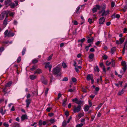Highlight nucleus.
I'll return each instance as SVG.
<instances>
[{
  "label": "nucleus",
  "instance_id": "obj_3",
  "mask_svg": "<svg viewBox=\"0 0 127 127\" xmlns=\"http://www.w3.org/2000/svg\"><path fill=\"white\" fill-rule=\"evenodd\" d=\"M126 62L124 61H122L121 62V65L123 66L122 69L124 70V72H125L127 68V65H126Z\"/></svg>",
  "mask_w": 127,
  "mask_h": 127
},
{
  "label": "nucleus",
  "instance_id": "obj_49",
  "mask_svg": "<svg viewBox=\"0 0 127 127\" xmlns=\"http://www.w3.org/2000/svg\"><path fill=\"white\" fill-rule=\"evenodd\" d=\"M115 5V2L112 1L111 2V7L112 8L114 7Z\"/></svg>",
  "mask_w": 127,
  "mask_h": 127
},
{
  "label": "nucleus",
  "instance_id": "obj_11",
  "mask_svg": "<svg viewBox=\"0 0 127 127\" xmlns=\"http://www.w3.org/2000/svg\"><path fill=\"white\" fill-rule=\"evenodd\" d=\"M109 10H108L106 11H105V9H104V12L102 13L101 16H106L107 14L109 13Z\"/></svg>",
  "mask_w": 127,
  "mask_h": 127
},
{
  "label": "nucleus",
  "instance_id": "obj_44",
  "mask_svg": "<svg viewBox=\"0 0 127 127\" xmlns=\"http://www.w3.org/2000/svg\"><path fill=\"white\" fill-rule=\"evenodd\" d=\"M42 124V121L41 120H40L38 122V125L39 127L41 126Z\"/></svg>",
  "mask_w": 127,
  "mask_h": 127
},
{
  "label": "nucleus",
  "instance_id": "obj_26",
  "mask_svg": "<svg viewBox=\"0 0 127 127\" xmlns=\"http://www.w3.org/2000/svg\"><path fill=\"white\" fill-rule=\"evenodd\" d=\"M67 122L66 121H64L62 123V126L63 127H65L67 124Z\"/></svg>",
  "mask_w": 127,
  "mask_h": 127
},
{
  "label": "nucleus",
  "instance_id": "obj_18",
  "mask_svg": "<svg viewBox=\"0 0 127 127\" xmlns=\"http://www.w3.org/2000/svg\"><path fill=\"white\" fill-rule=\"evenodd\" d=\"M88 38L89 39L87 40V42L88 43H90L91 42H93V40L94 39V38L93 37H92L91 38Z\"/></svg>",
  "mask_w": 127,
  "mask_h": 127
},
{
  "label": "nucleus",
  "instance_id": "obj_15",
  "mask_svg": "<svg viewBox=\"0 0 127 127\" xmlns=\"http://www.w3.org/2000/svg\"><path fill=\"white\" fill-rule=\"evenodd\" d=\"M42 82L45 85H46L47 83V80L43 78L41 79Z\"/></svg>",
  "mask_w": 127,
  "mask_h": 127
},
{
  "label": "nucleus",
  "instance_id": "obj_59",
  "mask_svg": "<svg viewBox=\"0 0 127 127\" xmlns=\"http://www.w3.org/2000/svg\"><path fill=\"white\" fill-rule=\"evenodd\" d=\"M72 118V117L71 116L68 119V120L67 121V123H69L70 120Z\"/></svg>",
  "mask_w": 127,
  "mask_h": 127
},
{
  "label": "nucleus",
  "instance_id": "obj_24",
  "mask_svg": "<svg viewBox=\"0 0 127 127\" xmlns=\"http://www.w3.org/2000/svg\"><path fill=\"white\" fill-rule=\"evenodd\" d=\"M37 68V66L34 65L32 66V67L30 69V70L31 71H33Z\"/></svg>",
  "mask_w": 127,
  "mask_h": 127
},
{
  "label": "nucleus",
  "instance_id": "obj_14",
  "mask_svg": "<svg viewBox=\"0 0 127 127\" xmlns=\"http://www.w3.org/2000/svg\"><path fill=\"white\" fill-rule=\"evenodd\" d=\"M8 18L7 16L5 17L4 20L3 24L4 26H6L7 24Z\"/></svg>",
  "mask_w": 127,
  "mask_h": 127
},
{
  "label": "nucleus",
  "instance_id": "obj_56",
  "mask_svg": "<svg viewBox=\"0 0 127 127\" xmlns=\"http://www.w3.org/2000/svg\"><path fill=\"white\" fill-rule=\"evenodd\" d=\"M49 90V89L47 88L45 90V95H46L48 93V92Z\"/></svg>",
  "mask_w": 127,
  "mask_h": 127
},
{
  "label": "nucleus",
  "instance_id": "obj_9",
  "mask_svg": "<svg viewBox=\"0 0 127 127\" xmlns=\"http://www.w3.org/2000/svg\"><path fill=\"white\" fill-rule=\"evenodd\" d=\"M93 76L92 74H88L86 77V79L88 81H90L93 78Z\"/></svg>",
  "mask_w": 127,
  "mask_h": 127
},
{
  "label": "nucleus",
  "instance_id": "obj_35",
  "mask_svg": "<svg viewBox=\"0 0 127 127\" xmlns=\"http://www.w3.org/2000/svg\"><path fill=\"white\" fill-rule=\"evenodd\" d=\"M95 114H94V115H91V121H92L94 119L95 115Z\"/></svg>",
  "mask_w": 127,
  "mask_h": 127
},
{
  "label": "nucleus",
  "instance_id": "obj_61",
  "mask_svg": "<svg viewBox=\"0 0 127 127\" xmlns=\"http://www.w3.org/2000/svg\"><path fill=\"white\" fill-rule=\"evenodd\" d=\"M127 9V5H125L123 9L124 11V12L126 11Z\"/></svg>",
  "mask_w": 127,
  "mask_h": 127
},
{
  "label": "nucleus",
  "instance_id": "obj_60",
  "mask_svg": "<svg viewBox=\"0 0 127 127\" xmlns=\"http://www.w3.org/2000/svg\"><path fill=\"white\" fill-rule=\"evenodd\" d=\"M62 66L64 68H65L66 67V65L65 63H63L62 64Z\"/></svg>",
  "mask_w": 127,
  "mask_h": 127
},
{
  "label": "nucleus",
  "instance_id": "obj_48",
  "mask_svg": "<svg viewBox=\"0 0 127 127\" xmlns=\"http://www.w3.org/2000/svg\"><path fill=\"white\" fill-rule=\"evenodd\" d=\"M21 61V57L20 56L17 59V62L19 63Z\"/></svg>",
  "mask_w": 127,
  "mask_h": 127
},
{
  "label": "nucleus",
  "instance_id": "obj_40",
  "mask_svg": "<svg viewBox=\"0 0 127 127\" xmlns=\"http://www.w3.org/2000/svg\"><path fill=\"white\" fill-rule=\"evenodd\" d=\"M4 17V16L3 15V14H2L1 13L0 15V19L1 20H2L3 19Z\"/></svg>",
  "mask_w": 127,
  "mask_h": 127
},
{
  "label": "nucleus",
  "instance_id": "obj_21",
  "mask_svg": "<svg viewBox=\"0 0 127 127\" xmlns=\"http://www.w3.org/2000/svg\"><path fill=\"white\" fill-rule=\"evenodd\" d=\"M75 103L78 104L79 105H81V104H82L83 103V101L81 100H78L77 101V102H76Z\"/></svg>",
  "mask_w": 127,
  "mask_h": 127
},
{
  "label": "nucleus",
  "instance_id": "obj_43",
  "mask_svg": "<svg viewBox=\"0 0 127 127\" xmlns=\"http://www.w3.org/2000/svg\"><path fill=\"white\" fill-rule=\"evenodd\" d=\"M83 124L82 123H81L77 125L76 126V127H82L83 125Z\"/></svg>",
  "mask_w": 127,
  "mask_h": 127
},
{
  "label": "nucleus",
  "instance_id": "obj_19",
  "mask_svg": "<svg viewBox=\"0 0 127 127\" xmlns=\"http://www.w3.org/2000/svg\"><path fill=\"white\" fill-rule=\"evenodd\" d=\"M67 101L66 98L64 99L63 101L62 105L64 107H65L66 105V102Z\"/></svg>",
  "mask_w": 127,
  "mask_h": 127
},
{
  "label": "nucleus",
  "instance_id": "obj_54",
  "mask_svg": "<svg viewBox=\"0 0 127 127\" xmlns=\"http://www.w3.org/2000/svg\"><path fill=\"white\" fill-rule=\"evenodd\" d=\"M50 122L53 124V123L55 122V120L54 119H51L50 120Z\"/></svg>",
  "mask_w": 127,
  "mask_h": 127
},
{
  "label": "nucleus",
  "instance_id": "obj_31",
  "mask_svg": "<svg viewBox=\"0 0 127 127\" xmlns=\"http://www.w3.org/2000/svg\"><path fill=\"white\" fill-rule=\"evenodd\" d=\"M111 63L112 64V67H114L115 65L114 61L113 60H112Z\"/></svg>",
  "mask_w": 127,
  "mask_h": 127
},
{
  "label": "nucleus",
  "instance_id": "obj_20",
  "mask_svg": "<svg viewBox=\"0 0 127 127\" xmlns=\"http://www.w3.org/2000/svg\"><path fill=\"white\" fill-rule=\"evenodd\" d=\"M12 83V81H10L9 82L7 83L5 85L6 87H10Z\"/></svg>",
  "mask_w": 127,
  "mask_h": 127
},
{
  "label": "nucleus",
  "instance_id": "obj_58",
  "mask_svg": "<svg viewBox=\"0 0 127 127\" xmlns=\"http://www.w3.org/2000/svg\"><path fill=\"white\" fill-rule=\"evenodd\" d=\"M4 48L3 47L0 48V52H1L4 50Z\"/></svg>",
  "mask_w": 127,
  "mask_h": 127
},
{
  "label": "nucleus",
  "instance_id": "obj_1",
  "mask_svg": "<svg viewBox=\"0 0 127 127\" xmlns=\"http://www.w3.org/2000/svg\"><path fill=\"white\" fill-rule=\"evenodd\" d=\"M61 68L59 67H56L54 68L53 70L52 73L54 75H56L57 77L61 76L62 73L61 72Z\"/></svg>",
  "mask_w": 127,
  "mask_h": 127
},
{
  "label": "nucleus",
  "instance_id": "obj_39",
  "mask_svg": "<svg viewBox=\"0 0 127 127\" xmlns=\"http://www.w3.org/2000/svg\"><path fill=\"white\" fill-rule=\"evenodd\" d=\"M53 55V54H51L50 56H49L48 57L47 59V60L48 61H49L51 60V59L52 58V57Z\"/></svg>",
  "mask_w": 127,
  "mask_h": 127
},
{
  "label": "nucleus",
  "instance_id": "obj_64",
  "mask_svg": "<svg viewBox=\"0 0 127 127\" xmlns=\"http://www.w3.org/2000/svg\"><path fill=\"white\" fill-rule=\"evenodd\" d=\"M54 115V113H50L48 115L50 117H52Z\"/></svg>",
  "mask_w": 127,
  "mask_h": 127
},
{
  "label": "nucleus",
  "instance_id": "obj_27",
  "mask_svg": "<svg viewBox=\"0 0 127 127\" xmlns=\"http://www.w3.org/2000/svg\"><path fill=\"white\" fill-rule=\"evenodd\" d=\"M94 69L95 71L96 72L97 71L98 72L99 71V69L98 67L97 66H96L94 68Z\"/></svg>",
  "mask_w": 127,
  "mask_h": 127
},
{
  "label": "nucleus",
  "instance_id": "obj_63",
  "mask_svg": "<svg viewBox=\"0 0 127 127\" xmlns=\"http://www.w3.org/2000/svg\"><path fill=\"white\" fill-rule=\"evenodd\" d=\"M75 70V71L77 73H78L79 71V70L78 69V68L77 67H75L74 68Z\"/></svg>",
  "mask_w": 127,
  "mask_h": 127
},
{
  "label": "nucleus",
  "instance_id": "obj_10",
  "mask_svg": "<svg viewBox=\"0 0 127 127\" xmlns=\"http://www.w3.org/2000/svg\"><path fill=\"white\" fill-rule=\"evenodd\" d=\"M31 99H27L26 100V107L28 108L29 107L30 104L31 102Z\"/></svg>",
  "mask_w": 127,
  "mask_h": 127
},
{
  "label": "nucleus",
  "instance_id": "obj_33",
  "mask_svg": "<svg viewBox=\"0 0 127 127\" xmlns=\"http://www.w3.org/2000/svg\"><path fill=\"white\" fill-rule=\"evenodd\" d=\"M124 93V90L122 89L121 91H120L118 94L119 95H121L122 94Z\"/></svg>",
  "mask_w": 127,
  "mask_h": 127
},
{
  "label": "nucleus",
  "instance_id": "obj_4",
  "mask_svg": "<svg viewBox=\"0 0 127 127\" xmlns=\"http://www.w3.org/2000/svg\"><path fill=\"white\" fill-rule=\"evenodd\" d=\"M125 39V37L121 38L119 39V41L118 40H116V43L117 44H121L124 42Z\"/></svg>",
  "mask_w": 127,
  "mask_h": 127
},
{
  "label": "nucleus",
  "instance_id": "obj_52",
  "mask_svg": "<svg viewBox=\"0 0 127 127\" xmlns=\"http://www.w3.org/2000/svg\"><path fill=\"white\" fill-rule=\"evenodd\" d=\"M10 92V91H8L6 92H4V95H5L6 96H7L8 95V94Z\"/></svg>",
  "mask_w": 127,
  "mask_h": 127
},
{
  "label": "nucleus",
  "instance_id": "obj_2",
  "mask_svg": "<svg viewBox=\"0 0 127 127\" xmlns=\"http://www.w3.org/2000/svg\"><path fill=\"white\" fill-rule=\"evenodd\" d=\"M81 106L80 105H78L77 107L75 106L73 110V112L74 113L79 112L81 110Z\"/></svg>",
  "mask_w": 127,
  "mask_h": 127
},
{
  "label": "nucleus",
  "instance_id": "obj_32",
  "mask_svg": "<svg viewBox=\"0 0 127 127\" xmlns=\"http://www.w3.org/2000/svg\"><path fill=\"white\" fill-rule=\"evenodd\" d=\"M85 40V39L84 38H83L82 39H80L78 40V42H81V43H82Z\"/></svg>",
  "mask_w": 127,
  "mask_h": 127
},
{
  "label": "nucleus",
  "instance_id": "obj_53",
  "mask_svg": "<svg viewBox=\"0 0 127 127\" xmlns=\"http://www.w3.org/2000/svg\"><path fill=\"white\" fill-rule=\"evenodd\" d=\"M65 114L66 117L68 116L69 115V112L67 111H66L65 112Z\"/></svg>",
  "mask_w": 127,
  "mask_h": 127
},
{
  "label": "nucleus",
  "instance_id": "obj_38",
  "mask_svg": "<svg viewBox=\"0 0 127 127\" xmlns=\"http://www.w3.org/2000/svg\"><path fill=\"white\" fill-rule=\"evenodd\" d=\"M105 7H104L102 8V10L101 11H100L99 12V13L100 14L102 12V13L104 12V9H105Z\"/></svg>",
  "mask_w": 127,
  "mask_h": 127
},
{
  "label": "nucleus",
  "instance_id": "obj_55",
  "mask_svg": "<svg viewBox=\"0 0 127 127\" xmlns=\"http://www.w3.org/2000/svg\"><path fill=\"white\" fill-rule=\"evenodd\" d=\"M95 7L97 8V10H99L100 8V6L98 5H96Z\"/></svg>",
  "mask_w": 127,
  "mask_h": 127
},
{
  "label": "nucleus",
  "instance_id": "obj_41",
  "mask_svg": "<svg viewBox=\"0 0 127 127\" xmlns=\"http://www.w3.org/2000/svg\"><path fill=\"white\" fill-rule=\"evenodd\" d=\"M125 44H124V46L122 51V54L123 55H124L125 53Z\"/></svg>",
  "mask_w": 127,
  "mask_h": 127
},
{
  "label": "nucleus",
  "instance_id": "obj_8",
  "mask_svg": "<svg viewBox=\"0 0 127 127\" xmlns=\"http://www.w3.org/2000/svg\"><path fill=\"white\" fill-rule=\"evenodd\" d=\"M11 1V0H6L4 2V4L7 7H8L10 6Z\"/></svg>",
  "mask_w": 127,
  "mask_h": 127
},
{
  "label": "nucleus",
  "instance_id": "obj_42",
  "mask_svg": "<svg viewBox=\"0 0 127 127\" xmlns=\"http://www.w3.org/2000/svg\"><path fill=\"white\" fill-rule=\"evenodd\" d=\"M3 125L5 127H8L9 126V125L6 122H4L3 124Z\"/></svg>",
  "mask_w": 127,
  "mask_h": 127
},
{
  "label": "nucleus",
  "instance_id": "obj_7",
  "mask_svg": "<svg viewBox=\"0 0 127 127\" xmlns=\"http://www.w3.org/2000/svg\"><path fill=\"white\" fill-rule=\"evenodd\" d=\"M105 19L104 17H101L99 20V23L100 25L103 24L105 22Z\"/></svg>",
  "mask_w": 127,
  "mask_h": 127
},
{
  "label": "nucleus",
  "instance_id": "obj_5",
  "mask_svg": "<svg viewBox=\"0 0 127 127\" xmlns=\"http://www.w3.org/2000/svg\"><path fill=\"white\" fill-rule=\"evenodd\" d=\"M15 4L14 3H12L11 2L10 5L11 8H14L15 7V6H17L18 5V1H15Z\"/></svg>",
  "mask_w": 127,
  "mask_h": 127
},
{
  "label": "nucleus",
  "instance_id": "obj_6",
  "mask_svg": "<svg viewBox=\"0 0 127 127\" xmlns=\"http://www.w3.org/2000/svg\"><path fill=\"white\" fill-rule=\"evenodd\" d=\"M10 12V11L8 10H7L3 11L1 12V13L2 14H3V15H4V16L5 15H6V17L7 16V18H8V15Z\"/></svg>",
  "mask_w": 127,
  "mask_h": 127
},
{
  "label": "nucleus",
  "instance_id": "obj_29",
  "mask_svg": "<svg viewBox=\"0 0 127 127\" xmlns=\"http://www.w3.org/2000/svg\"><path fill=\"white\" fill-rule=\"evenodd\" d=\"M26 50V48L25 47L23 48V49L22 51V55H24L25 54Z\"/></svg>",
  "mask_w": 127,
  "mask_h": 127
},
{
  "label": "nucleus",
  "instance_id": "obj_28",
  "mask_svg": "<svg viewBox=\"0 0 127 127\" xmlns=\"http://www.w3.org/2000/svg\"><path fill=\"white\" fill-rule=\"evenodd\" d=\"M94 57V54L92 53L89 56V58L90 59H93Z\"/></svg>",
  "mask_w": 127,
  "mask_h": 127
},
{
  "label": "nucleus",
  "instance_id": "obj_50",
  "mask_svg": "<svg viewBox=\"0 0 127 127\" xmlns=\"http://www.w3.org/2000/svg\"><path fill=\"white\" fill-rule=\"evenodd\" d=\"M68 80V78L67 77H64L62 80L63 81H67Z\"/></svg>",
  "mask_w": 127,
  "mask_h": 127
},
{
  "label": "nucleus",
  "instance_id": "obj_23",
  "mask_svg": "<svg viewBox=\"0 0 127 127\" xmlns=\"http://www.w3.org/2000/svg\"><path fill=\"white\" fill-rule=\"evenodd\" d=\"M90 107L88 105H86L84 108V111L85 112L87 111H88Z\"/></svg>",
  "mask_w": 127,
  "mask_h": 127
},
{
  "label": "nucleus",
  "instance_id": "obj_22",
  "mask_svg": "<svg viewBox=\"0 0 127 127\" xmlns=\"http://www.w3.org/2000/svg\"><path fill=\"white\" fill-rule=\"evenodd\" d=\"M8 30H7L4 32V34L5 35V37H6V36H7L8 35Z\"/></svg>",
  "mask_w": 127,
  "mask_h": 127
},
{
  "label": "nucleus",
  "instance_id": "obj_17",
  "mask_svg": "<svg viewBox=\"0 0 127 127\" xmlns=\"http://www.w3.org/2000/svg\"><path fill=\"white\" fill-rule=\"evenodd\" d=\"M15 33L13 32H8V37L13 36L14 35Z\"/></svg>",
  "mask_w": 127,
  "mask_h": 127
},
{
  "label": "nucleus",
  "instance_id": "obj_47",
  "mask_svg": "<svg viewBox=\"0 0 127 127\" xmlns=\"http://www.w3.org/2000/svg\"><path fill=\"white\" fill-rule=\"evenodd\" d=\"M3 109L2 108H0V113L2 115L4 114L5 113V112H3Z\"/></svg>",
  "mask_w": 127,
  "mask_h": 127
},
{
  "label": "nucleus",
  "instance_id": "obj_46",
  "mask_svg": "<svg viewBox=\"0 0 127 127\" xmlns=\"http://www.w3.org/2000/svg\"><path fill=\"white\" fill-rule=\"evenodd\" d=\"M72 81L74 82H76L77 81V79L76 78L74 77H73L72 78Z\"/></svg>",
  "mask_w": 127,
  "mask_h": 127
},
{
  "label": "nucleus",
  "instance_id": "obj_12",
  "mask_svg": "<svg viewBox=\"0 0 127 127\" xmlns=\"http://www.w3.org/2000/svg\"><path fill=\"white\" fill-rule=\"evenodd\" d=\"M42 70L39 68L37 69L35 71L34 74H38L42 73Z\"/></svg>",
  "mask_w": 127,
  "mask_h": 127
},
{
  "label": "nucleus",
  "instance_id": "obj_36",
  "mask_svg": "<svg viewBox=\"0 0 127 127\" xmlns=\"http://www.w3.org/2000/svg\"><path fill=\"white\" fill-rule=\"evenodd\" d=\"M97 10V8L95 7L93 8L92 9V11L93 13L96 12Z\"/></svg>",
  "mask_w": 127,
  "mask_h": 127
},
{
  "label": "nucleus",
  "instance_id": "obj_37",
  "mask_svg": "<svg viewBox=\"0 0 127 127\" xmlns=\"http://www.w3.org/2000/svg\"><path fill=\"white\" fill-rule=\"evenodd\" d=\"M6 87L5 86V87L2 88L3 89V92H6L7 91V89L6 87Z\"/></svg>",
  "mask_w": 127,
  "mask_h": 127
},
{
  "label": "nucleus",
  "instance_id": "obj_13",
  "mask_svg": "<svg viewBox=\"0 0 127 127\" xmlns=\"http://www.w3.org/2000/svg\"><path fill=\"white\" fill-rule=\"evenodd\" d=\"M21 119L22 121H23L26 119H27V116L26 115H22L21 117Z\"/></svg>",
  "mask_w": 127,
  "mask_h": 127
},
{
  "label": "nucleus",
  "instance_id": "obj_25",
  "mask_svg": "<svg viewBox=\"0 0 127 127\" xmlns=\"http://www.w3.org/2000/svg\"><path fill=\"white\" fill-rule=\"evenodd\" d=\"M116 49V48L115 47H114L111 48V52L112 53V54L115 52V51Z\"/></svg>",
  "mask_w": 127,
  "mask_h": 127
},
{
  "label": "nucleus",
  "instance_id": "obj_34",
  "mask_svg": "<svg viewBox=\"0 0 127 127\" xmlns=\"http://www.w3.org/2000/svg\"><path fill=\"white\" fill-rule=\"evenodd\" d=\"M50 64V63L49 62H47L46 64L45 65V68H47L48 67H49V65Z\"/></svg>",
  "mask_w": 127,
  "mask_h": 127
},
{
  "label": "nucleus",
  "instance_id": "obj_51",
  "mask_svg": "<svg viewBox=\"0 0 127 127\" xmlns=\"http://www.w3.org/2000/svg\"><path fill=\"white\" fill-rule=\"evenodd\" d=\"M102 57L103 58V59L105 60H106L108 58L107 56L105 55H104V56H103Z\"/></svg>",
  "mask_w": 127,
  "mask_h": 127
},
{
  "label": "nucleus",
  "instance_id": "obj_45",
  "mask_svg": "<svg viewBox=\"0 0 127 127\" xmlns=\"http://www.w3.org/2000/svg\"><path fill=\"white\" fill-rule=\"evenodd\" d=\"M103 103H100L98 106L96 108V109H99L102 106Z\"/></svg>",
  "mask_w": 127,
  "mask_h": 127
},
{
  "label": "nucleus",
  "instance_id": "obj_62",
  "mask_svg": "<svg viewBox=\"0 0 127 127\" xmlns=\"http://www.w3.org/2000/svg\"><path fill=\"white\" fill-rule=\"evenodd\" d=\"M78 100V99L77 98H75L73 99H72V101L73 102H74L75 101V102H77V101Z\"/></svg>",
  "mask_w": 127,
  "mask_h": 127
},
{
  "label": "nucleus",
  "instance_id": "obj_30",
  "mask_svg": "<svg viewBox=\"0 0 127 127\" xmlns=\"http://www.w3.org/2000/svg\"><path fill=\"white\" fill-rule=\"evenodd\" d=\"M38 60L35 59H34L32 60V63L33 64H35L37 63L38 62Z\"/></svg>",
  "mask_w": 127,
  "mask_h": 127
},
{
  "label": "nucleus",
  "instance_id": "obj_57",
  "mask_svg": "<svg viewBox=\"0 0 127 127\" xmlns=\"http://www.w3.org/2000/svg\"><path fill=\"white\" fill-rule=\"evenodd\" d=\"M88 22H89L90 24L92 23V19L89 18L88 20Z\"/></svg>",
  "mask_w": 127,
  "mask_h": 127
},
{
  "label": "nucleus",
  "instance_id": "obj_16",
  "mask_svg": "<svg viewBox=\"0 0 127 127\" xmlns=\"http://www.w3.org/2000/svg\"><path fill=\"white\" fill-rule=\"evenodd\" d=\"M36 76L34 75H31L30 76V77L31 79L34 80L36 78Z\"/></svg>",
  "mask_w": 127,
  "mask_h": 127
}]
</instances>
